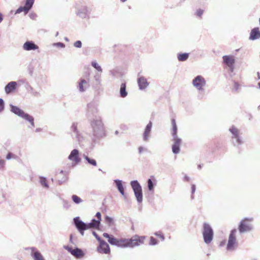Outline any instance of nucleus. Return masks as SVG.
Segmentation results:
<instances>
[{
	"instance_id": "f257e3e1",
	"label": "nucleus",
	"mask_w": 260,
	"mask_h": 260,
	"mask_svg": "<svg viewBox=\"0 0 260 260\" xmlns=\"http://www.w3.org/2000/svg\"><path fill=\"white\" fill-rule=\"evenodd\" d=\"M90 121L93 136L98 139L104 137L106 134L101 117H96Z\"/></svg>"
},
{
	"instance_id": "f03ea898",
	"label": "nucleus",
	"mask_w": 260,
	"mask_h": 260,
	"mask_svg": "<svg viewBox=\"0 0 260 260\" xmlns=\"http://www.w3.org/2000/svg\"><path fill=\"white\" fill-rule=\"evenodd\" d=\"M145 237L135 236L130 239H120L118 240L117 247L121 248L134 247L143 244Z\"/></svg>"
},
{
	"instance_id": "7ed1b4c3",
	"label": "nucleus",
	"mask_w": 260,
	"mask_h": 260,
	"mask_svg": "<svg viewBox=\"0 0 260 260\" xmlns=\"http://www.w3.org/2000/svg\"><path fill=\"white\" fill-rule=\"evenodd\" d=\"M171 123L172 125V136L173 137V141H174L172 149L173 153L175 154H177L180 152L182 139L178 138L177 136V126L174 118L172 119Z\"/></svg>"
},
{
	"instance_id": "20e7f679",
	"label": "nucleus",
	"mask_w": 260,
	"mask_h": 260,
	"mask_svg": "<svg viewBox=\"0 0 260 260\" xmlns=\"http://www.w3.org/2000/svg\"><path fill=\"white\" fill-rule=\"evenodd\" d=\"M229 131L231 135L232 143L234 146L238 147L244 143L242 133L239 128L233 125L229 128Z\"/></svg>"
},
{
	"instance_id": "39448f33",
	"label": "nucleus",
	"mask_w": 260,
	"mask_h": 260,
	"mask_svg": "<svg viewBox=\"0 0 260 260\" xmlns=\"http://www.w3.org/2000/svg\"><path fill=\"white\" fill-rule=\"evenodd\" d=\"M10 107L12 113L29 122L31 126H35L34 118L32 116L25 113L20 108L13 104H10Z\"/></svg>"
},
{
	"instance_id": "423d86ee",
	"label": "nucleus",
	"mask_w": 260,
	"mask_h": 260,
	"mask_svg": "<svg viewBox=\"0 0 260 260\" xmlns=\"http://www.w3.org/2000/svg\"><path fill=\"white\" fill-rule=\"evenodd\" d=\"M202 235L204 243L210 244L213 239L214 232L211 226L207 222L203 223Z\"/></svg>"
},
{
	"instance_id": "0eeeda50",
	"label": "nucleus",
	"mask_w": 260,
	"mask_h": 260,
	"mask_svg": "<svg viewBox=\"0 0 260 260\" xmlns=\"http://www.w3.org/2000/svg\"><path fill=\"white\" fill-rule=\"evenodd\" d=\"M253 220V218H244L240 222L238 230L240 233L242 234L251 231L253 229V225L251 222Z\"/></svg>"
},
{
	"instance_id": "6e6552de",
	"label": "nucleus",
	"mask_w": 260,
	"mask_h": 260,
	"mask_svg": "<svg viewBox=\"0 0 260 260\" xmlns=\"http://www.w3.org/2000/svg\"><path fill=\"white\" fill-rule=\"evenodd\" d=\"M134 191L135 196L139 203H141L143 201L142 189L140 184L137 180H133L130 183Z\"/></svg>"
},
{
	"instance_id": "1a4fd4ad",
	"label": "nucleus",
	"mask_w": 260,
	"mask_h": 260,
	"mask_svg": "<svg viewBox=\"0 0 260 260\" xmlns=\"http://www.w3.org/2000/svg\"><path fill=\"white\" fill-rule=\"evenodd\" d=\"M236 229H233L230 234L226 249L228 251H232L235 249L238 243L236 240Z\"/></svg>"
},
{
	"instance_id": "9d476101",
	"label": "nucleus",
	"mask_w": 260,
	"mask_h": 260,
	"mask_svg": "<svg viewBox=\"0 0 260 260\" xmlns=\"http://www.w3.org/2000/svg\"><path fill=\"white\" fill-rule=\"evenodd\" d=\"M70 134L74 139H76L78 142H82L84 137L78 129V123L74 122L72 124L70 128Z\"/></svg>"
},
{
	"instance_id": "9b49d317",
	"label": "nucleus",
	"mask_w": 260,
	"mask_h": 260,
	"mask_svg": "<svg viewBox=\"0 0 260 260\" xmlns=\"http://www.w3.org/2000/svg\"><path fill=\"white\" fill-rule=\"evenodd\" d=\"M98 105L95 102H91L87 105V116L88 119L91 120L96 117H101L98 115Z\"/></svg>"
},
{
	"instance_id": "f8f14e48",
	"label": "nucleus",
	"mask_w": 260,
	"mask_h": 260,
	"mask_svg": "<svg viewBox=\"0 0 260 260\" xmlns=\"http://www.w3.org/2000/svg\"><path fill=\"white\" fill-rule=\"evenodd\" d=\"M192 83L193 86L198 90L204 91V87H205L206 84V81L203 76L198 75L193 79Z\"/></svg>"
},
{
	"instance_id": "ddd939ff",
	"label": "nucleus",
	"mask_w": 260,
	"mask_h": 260,
	"mask_svg": "<svg viewBox=\"0 0 260 260\" xmlns=\"http://www.w3.org/2000/svg\"><path fill=\"white\" fill-rule=\"evenodd\" d=\"M63 248L77 259L81 258L84 255V253L83 250L77 247L73 249L71 247L69 246H64Z\"/></svg>"
},
{
	"instance_id": "4468645a",
	"label": "nucleus",
	"mask_w": 260,
	"mask_h": 260,
	"mask_svg": "<svg viewBox=\"0 0 260 260\" xmlns=\"http://www.w3.org/2000/svg\"><path fill=\"white\" fill-rule=\"evenodd\" d=\"M89 9L85 5L79 7L76 11V15L82 19L86 18L89 13Z\"/></svg>"
},
{
	"instance_id": "2eb2a0df",
	"label": "nucleus",
	"mask_w": 260,
	"mask_h": 260,
	"mask_svg": "<svg viewBox=\"0 0 260 260\" xmlns=\"http://www.w3.org/2000/svg\"><path fill=\"white\" fill-rule=\"evenodd\" d=\"M99 242V246L97 248V250L101 253L108 254L110 252V248L108 244L104 240H102Z\"/></svg>"
},
{
	"instance_id": "dca6fc26",
	"label": "nucleus",
	"mask_w": 260,
	"mask_h": 260,
	"mask_svg": "<svg viewBox=\"0 0 260 260\" xmlns=\"http://www.w3.org/2000/svg\"><path fill=\"white\" fill-rule=\"evenodd\" d=\"M152 127V122L150 121L149 123L146 125L144 133L143 134V140L145 142H148L149 141L151 129Z\"/></svg>"
},
{
	"instance_id": "f3484780",
	"label": "nucleus",
	"mask_w": 260,
	"mask_h": 260,
	"mask_svg": "<svg viewBox=\"0 0 260 260\" xmlns=\"http://www.w3.org/2000/svg\"><path fill=\"white\" fill-rule=\"evenodd\" d=\"M68 159L74 161L76 164H79L81 161L79 158V152L77 149H73L68 156Z\"/></svg>"
},
{
	"instance_id": "a211bd4d",
	"label": "nucleus",
	"mask_w": 260,
	"mask_h": 260,
	"mask_svg": "<svg viewBox=\"0 0 260 260\" xmlns=\"http://www.w3.org/2000/svg\"><path fill=\"white\" fill-rule=\"evenodd\" d=\"M17 87V83L16 81H11L5 87V91L7 94H9L15 91Z\"/></svg>"
},
{
	"instance_id": "6ab92c4d",
	"label": "nucleus",
	"mask_w": 260,
	"mask_h": 260,
	"mask_svg": "<svg viewBox=\"0 0 260 260\" xmlns=\"http://www.w3.org/2000/svg\"><path fill=\"white\" fill-rule=\"evenodd\" d=\"M23 49L25 51L36 50L39 49V46L32 41H27L23 44Z\"/></svg>"
},
{
	"instance_id": "aec40b11",
	"label": "nucleus",
	"mask_w": 260,
	"mask_h": 260,
	"mask_svg": "<svg viewBox=\"0 0 260 260\" xmlns=\"http://www.w3.org/2000/svg\"><path fill=\"white\" fill-rule=\"evenodd\" d=\"M137 82L139 88L141 90L145 89L149 86V83L148 82L146 78L143 76H139L137 79Z\"/></svg>"
},
{
	"instance_id": "412c9836",
	"label": "nucleus",
	"mask_w": 260,
	"mask_h": 260,
	"mask_svg": "<svg viewBox=\"0 0 260 260\" xmlns=\"http://www.w3.org/2000/svg\"><path fill=\"white\" fill-rule=\"evenodd\" d=\"M114 183H115L116 186L120 193V194L123 197L124 200L127 199V197L124 192V188L122 184V181L121 180L115 179L114 180Z\"/></svg>"
},
{
	"instance_id": "4be33fe9",
	"label": "nucleus",
	"mask_w": 260,
	"mask_h": 260,
	"mask_svg": "<svg viewBox=\"0 0 260 260\" xmlns=\"http://www.w3.org/2000/svg\"><path fill=\"white\" fill-rule=\"evenodd\" d=\"M148 190L152 192H154V187L156 185L157 180L153 176H151L147 181Z\"/></svg>"
},
{
	"instance_id": "5701e85b",
	"label": "nucleus",
	"mask_w": 260,
	"mask_h": 260,
	"mask_svg": "<svg viewBox=\"0 0 260 260\" xmlns=\"http://www.w3.org/2000/svg\"><path fill=\"white\" fill-rule=\"evenodd\" d=\"M89 87L88 81L84 79H81L78 82V88L80 92H84Z\"/></svg>"
},
{
	"instance_id": "b1692460",
	"label": "nucleus",
	"mask_w": 260,
	"mask_h": 260,
	"mask_svg": "<svg viewBox=\"0 0 260 260\" xmlns=\"http://www.w3.org/2000/svg\"><path fill=\"white\" fill-rule=\"evenodd\" d=\"M223 63L228 67H232L235 64V60L233 56L224 55L222 57Z\"/></svg>"
},
{
	"instance_id": "393cba45",
	"label": "nucleus",
	"mask_w": 260,
	"mask_h": 260,
	"mask_svg": "<svg viewBox=\"0 0 260 260\" xmlns=\"http://www.w3.org/2000/svg\"><path fill=\"white\" fill-rule=\"evenodd\" d=\"M260 38V30L258 27L253 28L250 32L249 40H255Z\"/></svg>"
},
{
	"instance_id": "a878e982",
	"label": "nucleus",
	"mask_w": 260,
	"mask_h": 260,
	"mask_svg": "<svg viewBox=\"0 0 260 260\" xmlns=\"http://www.w3.org/2000/svg\"><path fill=\"white\" fill-rule=\"evenodd\" d=\"M74 221V224L78 231L80 233V234L82 236L84 235V231L86 230L78 222V217H76L74 218L73 219Z\"/></svg>"
},
{
	"instance_id": "bb28decb",
	"label": "nucleus",
	"mask_w": 260,
	"mask_h": 260,
	"mask_svg": "<svg viewBox=\"0 0 260 260\" xmlns=\"http://www.w3.org/2000/svg\"><path fill=\"white\" fill-rule=\"evenodd\" d=\"M27 249H31L32 253L31 254L34 260H44L41 253L38 251H35L36 248L35 247L28 248Z\"/></svg>"
},
{
	"instance_id": "cd10ccee",
	"label": "nucleus",
	"mask_w": 260,
	"mask_h": 260,
	"mask_svg": "<svg viewBox=\"0 0 260 260\" xmlns=\"http://www.w3.org/2000/svg\"><path fill=\"white\" fill-rule=\"evenodd\" d=\"M126 83H122L120 85L119 93L121 98H125L127 95V92L126 90Z\"/></svg>"
},
{
	"instance_id": "c85d7f7f",
	"label": "nucleus",
	"mask_w": 260,
	"mask_h": 260,
	"mask_svg": "<svg viewBox=\"0 0 260 260\" xmlns=\"http://www.w3.org/2000/svg\"><path fill=\"white\" fill-rule=\"evenodd\" d=\"M78 222L79 223L82 225L86 230L90 229H94L93 226H92V224L91 221L89 223H85L83 222L80 219V217H78Z\"/></svg>"
},
{
	"instance_id": "c756f323",
	"label": "nucleus",
	"mask_w": 260,
	"mask_h": 260,
	"mask_svg": "<svg viewBox=\"0 0 260 260\" xmlns=\"http://www.w3.org/2000/svg\"><path fill=\"white\" fill-rule=\"evenodd\" d=\"M189 57V53H178L177 55V58L180 61H184L188 59Z\"/></svg>"
},
{
	"instance_id": "7c9ffc66",
	"label": "nucleus",
	"mask_w": 260,
	"mask_h": 260,
	"mask_svg": "<svg viewBox=\"0 0 260 260\" xmlns=\"http://www.w3.org/2000/svg\"><path fill=\"white\" fill-rule=\"evenodd\" d=\"M83 157L87 161L88 164L93 166H96L97 163L95 159L89 157L85 154H83Z\"/></svg>"
},
{
	"instance_id": "2f4dec72",
	"label": "nucleus",
	"mask_w": 260,
	"mask_h": 260,
	"mask_svg": "<svg viewBox=\"0 0 260 260\" xmlns=\"http://www.w3.org/2000/svg\"><path fill=\"white\" fill-rule=\"evenodd\" d=\"M40 183L41 184V185L46 188H48L49 186L47 182V179L46 177H43V176H40Z\"/></svg>"
},
{
	"instance_id": "473e14b6",
	"label": "nucleus",
	"mask_w": 260,
	"mask_h": 260,
	"mask_svg": "<svg viewBox=\"0 0 260 260\" xmlns=\"http://www.w3.org/2000/svg\"><path fill=\"white\" fill-rule=\"evenodd\" d=\"M29 11V9L25 6H20L16 10L15 14H19L22 12H24V14L26 15L28 13Z\"/></svg>"
},
{
	"instance_id": "72a5a7b5",
	"label": "nucleus",
	"mask_w": 260,
	"mask_h": 260,
	"mask_svg": "<svg viewBox=\"0 0 260 260\" xmlns=\"http://www.w3.org/2000/svg\"><path fill=\"white\" fill-rule=\"evenodd\" d=\"M91 66L94 68L95 70H96L99 72L102 73L103 72L102 68L101 67L98 63L96 60H92L91 62Z\"/></svg>"
},
{
	"instance_id": "f704fd0d",
	"label": "nucleus",
	"mask_w": 260,
	"mask_h": 260,
	"mask_svg": "<svg viewBox=\"0 0 260 260\" xmlns=\"http://www.w3.org/2000/svg\"><path fill=\"white\" fill-rule=\"evenodd\" d=\"M105 222L108 226H111L114 225V221L113 218L106 215L105 217Z\"/></svg>"
},
{
	"instance_id": "c9c22d12",
	"label": "nucleus",
	"mask_w": 260,
	"mask_h": 260,
	"mask_svg": "<svg viewBox=\"0 0 260 260\" xmlns=\"http://www.w3.org/2000/svg\"><path fill=\"white\" fill-rule=\"evenodd\" d=\"M118 239L116 238L113 235H111L109 238L108 242L112 245L117 246Z\"/></svg>"
},
{
	"instance_id": "e433bc0d",
	"label": "nucleus",
	"mask_w": 260,
	"mask_h": 260,
	"mask_svg": "<svg viewBox=\"0 0 260 260\" xmlns=\"http://www.w3.org/2000/svg\"><path fill=\"white\" fill-rule=\"evenodd\" d=\"M91 222L92 224V226L94 228V229H99L100 228L101 221L99 220L93 218L91 219Z\"/></svg>"
},
{
	"instance_id": "4c0bfd02",
	"label": "nucleus",
	"mask_w": 260,
	"mask_h": 260,
	"mask_svg": "<svg viewBox=\"0 0 260 260\" xmlns=\"http://www.w3.org/2000/svg\"><path fill=\"white\" fill-rule=\"evenodd\" d=\"M72 200L76 204H79L83 202V200L75 194L72 196Z\"/></svg>"
},
{
	"instance_id": "58836bf2",
	"label": "nucleus",
	"mask_w": 260,
	"mask_h": 260,
	"mask_svg": "<svg viewBox=\"0 0 260 260\" xmlns=\"http://www.w3.org/2000/svg\"><path fill=\"white\" fill-rule=\"evenodd\" d=\"M94 79L97 85H100L101 82V74L96 73L94 76Z\"/></svg>"
},
{
	"instance_id": "ea45409f",
	"label": "nucleus",
	"mask_w": 260,
	"mask_h": 260,
	"mask_svg": "<svg viewBox=\"0 0 260 260\" xmlns=\"http://www.w3.org/2000/svg\"><path fill=\"white\" fill-rule=\"evenodd\" d=\"M34 2L35 0H26L24 6L30 11L32 8Z\"/></svg>"
},
{
	"instance_id": "a19ab883",
	"label": "nucleus",
	"mask_w": 260,
	"mask_h": 260,
	"mask_svg": "<svg viewBox=\"0 0 260 260\" xmlns=\"http://www.w3.org/2000/svg\"><path fill=\"white\" fill-rule=\"evenodd\" d=\"M17 158H18V156L16 155H15L10 152H9L7 153L6 157V158L7 160H10L11 159H17Z\"/></svg>"
},
{
	"instance_id": "79ce46f5",
	"label": "nucleus",
	"mask_w": 260,
	"mask_h": 260,
	"mask_svg": "<svg viewBox=\"0 0 260 260\" xmlns=\"http://www.w3.org/2000/svg\"><path fill=\"white\" fill-rule=\"evenodd\" d=\"M233 88L232 89V91L234 92H238L240 88V85L238 82L236 81H233Z\"/></svg>"
},
{
	"instance_id": "37998d69",
	"label": "nucleus",
	"mask_w": 260,
	"mask_h": 260,
	"mask_svg": "<svg viewBox=\"0 0 260 260\" xmlns=\"http://www.w3.org/2000/svg\"><path fill=\"white\" fill-rule=\"evenodd\" d=\"M158 243V241L155 238L152 236L150 237L149 245L154 246L157 245Z\"/></svg>"
},
{
	"instance_id": "c03bdc74",
	"label": "nucleus",
	"mask_w": 260,
	"mask_h": 260,
	"mask_svg": "<svg viewBox=\"0 0 260 260\" xmlns=\"http://www.w3.org/2000/svg\"><path fill=\"white\" fill-rule=\"evenodd\" d=\"M154 235L159 238H160L162 241L165 240V236L160 231L155 232Z\"/></svg>"
},
{
	"instance_id": "a18cd8bd",
	"label": "nucleus",
	"mask_w": 260,
	"mask_h": 260,
	"mask_svg": "<svg viewBox=\"0 0 260 260\" xmlns=\"http://www.w3.org/2000/svg\"><path fill=\"white\" fill-rule=\"evenodd\" d=\"M204 13V10L201 9H198L196 12V15L199 17H201Z\"/></svg>"
},
{
	"instance_id": "49530a36",
	"label": "nucleus",
	"mask_w": 260,
	"mask_h": 260,
	"mask_svg": "<svg viewBox=\"0 0 260 260\" xmlns=\"http://www.w3.org/2000/svg\"><path fill=\"white\" fill-rule=\"evenodd\" d=\"M6 165V160L4 159L0 160V170H4Z\"/></svg>"
},
{
	"instance_id": "de8ad7c7",
	"label": "nucleus",
	"mask_w": 260,
	"mask_h": 260,
	"mask_svg": "<svg viewBox=\"0 0 260 260\" xmlns=\"http://www.w3.org/2000/svg\"><path fill=\"white\" fill-rule=\"evenodd\" d=\"M191 198L192 199H193L194 198L193 194L194 193L196 190V186L195 184H191Z\"/></svg>"
},
{
	"instance_id": "09e8293b",
	"label": "nucleus",
	"mask_w": 260,
	"mask_h": 260,
	"mask_svg": "<svg viewBox=\"0 0 260 260\" xmlns=\"http://www.w3.org/2000/svg\"><path fill=\"white\" fill-rule=\"evenodd\" d=\"M5 108V103L4 100L0 98V112L3 111Z\"/></svg>"
},
{
	"instance_id": "8fccbe9b",
	"label": "nucleus",
	"mask_w": 260,
	"mask_h": 260,
	"mask_svg": "<svg viewBox=\"0 0 260 260\" xmlns=\"http://www.w3.org/2000/svg\"><path fill=\"white\" fill-rule=\"evenodd\" d=\"M29 17L32 20H36L38 17V15L34 12H31L29 14Z\"/></svg>"
},
{
	"instance_id": "3c124183",
	"label": "nucleus",
	"mask_w": 260,
	"mask_h": 260,
	"mask_svg": "<svg viewBox=\"0 0 260 260\" xmlns=\"http://www.w3.org/2000/svg\"><path fill=\"white\" fill-rule=\"evenodd\" d=\"M74 47L80 48L82 47V42L81 41H77L74 43Z\"/></svg>"
},
{
	"instance_id": "603ef678",
	"label": "nucleus",
	"mask_w": 260,
	"mask_h": 260,
	"mask_svg": "<svg viewBox=\"0 0 260 260\" xmlns=\"http://www.w3.org/2000/svg\"><path fill=\"white\" fill-rule=\"evenodd\" d=\"M53 46L60 48H64L65 47L64 44L61 42L55 43L53 44Z\"/></svg>"
},
{
	"instance_id": "864d4df0",
	"label": "nucleus",
	"mask_w": 260,
	"mask_h": 260,
	"mask_svg": "<svg viewBox=\"0 0 260 260\" xmlns=\"http://www.w3.org/2000/svg\"><path fill=\"white\" fill-rule=\"evenodd\" d=\"M92 233L98 242H101L102 239L98 235V234L94 231H92Z\"/></svg>"
},
{
	"instance_id": "5fc2aeb1",
	"label": "nucleus",
	"mask_w": 260,
	"mask_h": 260,
	"mask_svg": "<svg viewBox=\"0 0 260 260\" xmlns=\"http://www.w3.org/2000/svg\"><path fill=\"white\" fill-rule=\"evenodd\" d=\"M110 73L112 76L115 77L117 74V71L116 70H113L110 71Z\"/></svg>"
},
{
	"instance_id": "6e6d98bb",
	"label": "nucleus",
	"mask_w": 260,
	"mask_h": 260,
	"mask_svg": "<svg viewBox=\"0 0 260 260\" xmlns=\"http://www.w3.org/2000/svg\"><path fill=\"white\" fill-rule=\"evenodd\" d=\"M95 217L98 218V220L101 221V213L100 212H98L95 214Z\"/></svg>"
},
{
	"instance_id": "4d7b16f0",
	"label": "nucleus",
	"mask_w": 260,
	"mask_h": 260,
	"mask_svg": "<svg viewBox=\"0 0 260 260\" xmlns=\"http://www.w3.org/2000/svg\"><path fill=\"white\" fill-rule=\"evenodd\" d=\"M146 149L144 148V147H143L142 146H140L139 148H138V151H139V153L140 154L142 153V152L144 151V150H146Z\"/></svg>"
},
{
	"instance_id": "13d9d810",
	"label": "nucleus",
	"mask_w": 260,
	"mask_h": 260,
	"mask_svg": "<svg viewBox=\"0 0 260 260\" xmlns=\"http://www.w3.org/2000/svg\"><path fill=\"white\" fill-rule=\"evenodd\" d=\"M112 235H110L107 233H104L103 234V236L104 237L106 238H107L108 239V240H109V238H110V237Z\"/></svg>"
},
{
	"instance_id": "bf43d9fd",
	"label": "nucleus",
	"mask_w": 260,
	"mask_h": 260,
	"mask_svg": "<svg viewBox=\"0 0 260 260\" xmlns=\"http://www.w3.org/2000/svg\"><path fill=\"white\" fill-rule=\"evenodd\" d=\"M189 180H190L189 177L187 175L185 174L184 178H183V181L188 182Z\"/></svg>"
},
{
	"instance_id": "052dcab7",
	"label": "nucleus",
	"mask_w": 260,
	"mask_h": 260,
	"mask_svg": "<svg viewBox=\"0 0 260 260\" xmlns=\"http://www.w3.org/2000/svg\"><path fill=\"white\" fill-rule=\"evenodd\" d=\"M31 94L34 96H38L40 94L39 92L36 90L32 91Z\"/></svg>"
},
{
	"instance_id": "680f3d73",
	"label": "nucleus",
	"mask_w": 260,
	"mask_h": 260,
	"mask_svg": "<svg viewBox=\"0 0 260 260\" xmlns=\"http://www.w3.org/2000/svg\"><path fill=\"white\" fill-rule=\"evenodd\" d=\"M231 72H233L234 70V64L232 65V67H229Z\"/></svg>"
},
{
	"instance_id": "e2e57ef3",
	"label": "nucleus",
	"mask_w": 260,
	"mask_h": 260,
	"mask_svg": "<svg viewBox=\"0 0 260 260\" xmlns=\"http://www.w3.org/2000/svg\"><path fill=\"white\" fill-rule=\"evenodd\" d=\"M41 131H42V128H37L36 129L35 131H36V133H38V132H41Z\"/></svg>"
},
{
	"instance_id": "0e129e2a",
	"label": "nucleus",
	"mask_w": 260,
	"mask_h": 260,
	"mask_svg": "<svg viewBox=\"0 0 260 260\" xmlns=\"http://www.w3.org/2000/svg\"><path fill=\"white\" fill-rule=\"evenodd\" d=\"M70 242L72 243L73 242V235L71 234L70 236Z\"/></svg>"
},
{
	"instance_id": "69168bd1",
	"label": "nucleus",
	"mask_w": 260,
	"mask_h": 260,
	"mask_svg": "<svg viewBox=\"0 0 260 260\" xmlns=\"http://www.w3.org/2000/svg\"><path fill=\"white\" fill-rule=\"evenodd\" d=\"M3 20V16H2V14L0 13V23L2 22Z\"/></svg>"
},
{
	"instance_id": "338daca9",
	"label": "nucleus",
	"mask_w": 260,
	"mask_h": 260,
	"mask_svg": "<svg viewBox=\"0 0 260 260\" xmlns=\"http://www.w3.org/2000/svg\"><path fill=\"white\" fill-rule=\"evenodd\" d=\"M257 79L258 80H260L259 73V72H257Z\"/></svg>"
},
{
	"instance_id": "774afa93",
	"label": "nucleus",
	"mask_w": 260,
	"mask_h": 260,
	"mask_svg": "<svg viewBox=\"0 0 260 260\" xmlns=\"http://www.w3.org/2000/svg\"><path fill=\"white\" fill-rule=\"evenodd\" d=\"M60 173H61V174H64V173H65V174H68V173H67V172H65V171H63V170H61V171H60Z\"/></svg>"
}]
</instances>
